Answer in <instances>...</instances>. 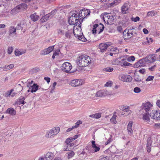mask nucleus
<instances>
[{"instance_id":"1","label":"nucleus","mask_w":160,"mask_h":160,"mask_svg":"<svg viewBox=\"0 0 160 160\" xmlns=\"http://www.w3.org/2000/svg\"><path fill=\"white\" fill-rule=\"evenodd\" d=\"M91 58L86 55L79 57L78 60V65L80 67H83L88 65L91 63Z\"/></svg>"},{"instance_id":"2","label":"nucleus","mask_w":160,"mask_h":160,"mask_svg":"<svg viewBox=\"0 0 160 160\" xmlns=\"http://www.w3.org/2000/svg\"><path fill=\"white\" fill-rule=\"evenodd\" d=\"M76 13H71L70 14L71 16L68 20V22L70 25H74L78 24V22H79V14L77 12Z\"/></svg>"},{"instance_id":"3","label":"nucleus","mask_w":160,"mask_h":160,"mask_svg":"<svg viewBox=\"0 0 160 160\" xmlns=\"http://www.w3.org/2000/svg\"><path fill=\"white\" fill-rule=\"evenodd\" d=\"M103 18L105 22L108 25H112L114 22V16L109 13H104L103 15Z\"/></svg>"},{"instance_id":"4","label":"nucleus","mask_w":160,"mask_h":160,"mask_svg":"<svg viewBox=\"0 0 160 160\" xmlns=\"http://www.w3.org/2000/svg\"><path fill=\"white\" fill-rule=\"evenodd\" d=\"M104 28V26L101 23L99 24H95L93 26L92 33L99 34L103 31Z\"/></svg>"},{"instance_id":"5","label":"nucleus","mask_w":160,"mask_h":160,"mask_svg":"<svg viewBox=\"0 0 160 160\" xmlns=\"http://www.w3.org/2000/svg\"><path fill=\"white\" fill-rule=\"evenodd\" d=\"M142 110L148 112L153 109V105L149 102L143 103L142 105Z\"/></svg>"},{"instance_id":"6","label":"nucleus","mask_w":160,"mask_h":160,"mask_svg":"<svg viewBox=\"0 0 160 160\" xmlns=\"http://www.w3.org/2000/svg\"><path fill=\"white\" fill-rule=\"evenodd\" d=\"M80 24L79 23H78L73 27L72 32L75 36H78V35H80V34H82L81 32L82 29Z\"/></svg>"},{"instance_id":"7","label":"nucleus","mask_w":160,"mask_h":160,"mask_svg":"<svg viewBox=\"0 0 160 160\" xmlns=\"http://www.w3.org/2000/svg\"><path fill=\"white\" fill-rule=\"evenodd\" d=\"M27 8V5L25 3H22L20 4L17 6L15 8H14L12 11V12H15V13H17L20 12V10H24Z\"/></svg>"},{"instance_id":"8","label":"nucleus","mask_w":160,"mask_h":160,"mask_svg":"<svg viewBox=\"0 0 160 160\" xmlns=\"http://www.w3.org/2000/svg\"><path fill=\"white\" fill-rule=\"evenodd\" d=\"M72 68L71 64L68 62L64 63L62 66V70L64 72H69Z\"/></svg>"},{"instance_id":"9","label":"nucleus","mask_w":160,"mask_h":160,"mask_svg":"<svg viewBox=\"0 0 160 160\" xmlns=\"http://www.w3.org/2000/svg\"><path fill=\"white\" fill-rule=\"evenodd\" d=\"M133 31L132 29L131 28L128 30L126 29L123 32V37L125 40L127 39L130 38L133 36Z\"/></svg>"},{"instance_id":"10","label":"nucleus","mask_w":160,"mask_h":160,"mask_svg":"<svg viewBox=\"0 0 160 160\" xmlns=\"http://www.w3.org/2000/svg\"><path fill=\"white\" fill-rule=\"evenodd\" d=\"M130 8V5L129 2H126L121 7V12L123 14L128 13L129 12V9Z\"/></svg>"},{"instance_id":"11","label":"nucleus","mask_w":160,"mask_h":160,"mask_svg":"<svg viewBox=\"0 0 160 160\" xmlns=\"http://www.w3.org/2000/svg\"><path fill=\"white\" fill-rule=\"evenodd\" d=\"M110 92L107 90L99 91L97 92L96 93V96L97 97H101L111 95Z\"/></svg>"},{"instance_id":"12","label":"nucleus","mask_w":160,"mask_h":160,"mask_svg":"<svg viewBox=\"0 0 160 160\" xmlns=\"http://www.w3.org/2000/svg\"><path fill=\"white\" fill-rule=\"evenodd\" d=\"M146 62H153L156 60V55L155 54H152L148 55L144 58Z\"/></svg>"},{"instance_id":"13","label":"nucleus","mask_w":160,"mask_h":160,"mask_svg":"<svg viewBox=\"0 0 160 160\" xmlns=\"http://www.w3.org/2000/svg\"><path fill=\"white\" fill-rule=\"evenodd\" d=\"M110 45L111 44L108 42L102 43L99 44V48L100 51L103 52L106 50L108 46Z\"/></svg>"},{"instance_id":"14","label":"nucleus","mask_w":160,"mask_h":160,"mask_svg":"<svg viewBox=\"0 0 160 160\" xmlns=\"http://www.w3.org/2000/svg\"><path fill=\"white\" fill-rule=\"evenodd\" d=\"M152 112L151 113L150 116L153 119L160 120V111H152Z\"/></svg>"},{"instance_id":"15","label":"nucleus","mask_w":160,"mask_h":160,"mask_svg":"<svg viewBox=\"0 0 160 160\" xmlns=\"http://www.w3.org/2000/svg\"><path fill=\"white\" fill-rule=\"evenodd\" d=\"M142 119L144 122L149 124H152L153 123V121L150 119L148 115L147 114L142 115Z\"/></svg>"},{"instance_id":"16","label":"nucleus","mask_w":160,"mask_h":160,"mask_svg":"<svg viewBox=\"0 0 160 160\" xmlns=\"http://www.w3.org/2000/svg\"><path fill=\"white\" fill-rule=\"evenodd\" d=\"M83 81L82 80L77 79L73 80L71 82L72 86L73 87H77L82 85Z\"/></svg>"},{"instance_id":"17","label":"nucleus","mask_w":160,"mask_h":160,"mask_svg":"<svg viewBox=\"0 0 160 160\" xmlns=\"http://www.w3.org/2000/svg\"><path fill=\"white\" fill-rule=\"evenodd\" d=\"M54 49V46L48 47V48L44 49L41 51V55H46L50 53Z\"/></svg>"},{"instance_id":"18","label":"nucleus","mask_w":160,"mask_h":160,"mask_svg":"<svg viewBox=\"0 0 160 160\" xmlns=\"http://www.w3.org/2000/svg\"><path fill=\"white\" fill-rule=\"evenodd\" d=\"M72 34V29H70L68 26L67 28L66 31L64 32V35H65L66 38L70 39Z\"/></svg>"},{"instance_id":"19","label":"nucleus","mask_w":160,"mask_h":160,"mask_svg":"<svg viewBox=\"0 0 160 160\" xmlns=\"http://www.w3.org/2000/svg\"><path fill=\"white\" fill-rule=\"evenodd\" d=\"M119 79L123 81L127 82H130L132 80V77L130 76H127L126 77L123 75H120L119 76Z\"/></svg>"},{"instance_id":"20","label":"nucleus","mask_w":160,"mask_h":160,"mask_svg":"<svg viewBox=\"0 0 160 160\" xmlns=\"http://www.w3.org/2000/svg\"><path fill=\"white\" fill-rule=\"evenodd\" d=\"M145 62H146L144 58L141 59L135 64L134 67L135 68H138L140 67L144 66Z\"/></svg>"},{"instance_id":"21","label":"nucleus","mask_w":160,"mask_h":160,"mask_svg":"<svg viewBox=\"0 0 160 160\" xmlns=\"http://www.w3.org/2000/svg\"><path fill=\"white\" fill-rule=\"evenodd\" d=\"M68 26L67 25L62 27L61 28L57 29V32L58 34L61 35H64V32L67 28Z\"/></svg>"},{"instance_id":"22","label":"nucleus","mask_w":160,"mask_h":160,"mask_svg":"<svg viewBox=\"0 0 160 160\" xmlns=\"http://www.w3.org/2000/svg\"><path fill=\"white\" fill-rule=\"evenodd\" d=\"M45 157L46 160H52L54 157V155L53 153L48 152L45 155Z\"/></svg>"},{"instance_id":"23","label":"nucleus","mask_w":160,"mask_h":160,"mask_svg":"<svg viewBox=\"0 0 160 160\" xmlns=\"http://www.w3.org/2000/svg\"><path fill=\"white\" fill-rule=\"evenodd\" d=\"M52 132V134L54 137L57 135L60 132V128L58 127H55L50 129Z\"/></svg>"},{"instance_id":"24","label":"nucleus","mask_w":160,"mask_h":160,"mask_svg":"<svg viewBox=\"0 0 160 160\" xmlns=\"http://www.w3.org/2000/svg\"><path fill=\"white\" fill-rule=\"evenodd\" d=\"M151 138L149 137L148 138L147 144V151L148 152H150L151 151Z\"/></svg>"},{"instance_id":"25","label":"nucleus","mask_w":160,"mask_h":160,"mask_svg":"<svg viewBox=\"0 0 160 160\" xmlns=\"http://www.w3.org/2000/svg\"><path fill=\"white\" fill-rule=\"evenodd\" d=\"M132 122L130 121L127 126V130L128 134L131 135L133 133V131L132 128Z\"/></svg>"},{"instance_id":"26","label":"nucleus","mask_w":160,"mask_h":160,"mask_svg":"<svg viewBox=\"0 0 160 160\" xmlns=\"http://www.w3.org/2000/svg\"><path fill=\"white\" fill-rule=\"evenodd\" d=\"M84 12L83 10H82L80 11V13L79 14V23L80 24L82 22L83 19L86 17V16H85V14H84Z\"/></svg>"},{"instance_id":"27","label":"nucleus","mask_w":160,"mask_h":160,"mask_svg":"<svg viewBox=\"0 0 160 160\" xmlns=\"http://www.w3.org/2000/svg\"><path fill=\"white\" fill-rule=\"evenodd\" d=\"M128 108L129 106H126L125 107H123L121 109V110L123 111L121 114L122 115H124V114H125V112H128V114L131 113V111L129 109H127Z\"/></svg>"},{"instance_id":"28","label":"nucleus","mask_w":160,"mask_h":160,"mask_svg":"<svg viewBox=\"0 0 160 160\" xmlns=\"http://www.w3.org/2000/svg\"><path fill=\"white\" fill-rule=\"evenodd\" d=\"M7 113L12 116H14L16 114V111L11 108H8L6 111Z\"/></svg>"},{"instance_id":"29","label":"nucleus","mask_w":160,"mask_h":160,"mask_svg":"<svg viewBox=\"0 0 160 160\" xmlns=\"http://www.w3.org/2000/svg\"><path fill=\"white\" fill-rule=\"evenodd\" d=\"M39 86L37 84L34 83L32 86L30 87V89H31V92L33 93L35 92L38 89Z\"/></svg>"},{"instance_id":"30","label":"nucleus","mask_w":160,"mask_h":160,"mask_svg":"<svg viewBox=\"0 0 160 160\" xmlns=\"http://www.w3.org/2000/svg\"><path fill=\"white\" fill-rule=\"evenodd\" d=\"M39 16L36 14V13L31 14L30 16L31 19L34 22L37 21L39 18Z\"/></svg>"},{"instance_id":"31","label":"nucleus","mask_w":160,"mask_h":160,"mask_svg":"<svg viewBox=\"0 0 160 160\" xmlns=\"http://www.w3.org/2000/svg\"><path fill=\"white\" fill-rule=\"evenodd\" d=\"M134 78L136 82H141L143 79L142 77L138 74L137 73H134Z\"/></svg>"},{"instance_id":"32","label":"nucleus","mask_w":160,"mask_h":160,"mask_svg":"<svg viewBox=\"0 0 160 160\" xmlns=\"http://www.w3.org/2000/svg\"><path fill=\"white\" fill-rule=\"evenodd\" d=\"M78 138V136L77 135H75L73 137L69 138H67L66 140V143L68 144L72 141Z\"/></svg>"},{"instance_id":"33","label":"nucleus","mask_w":160,"mask_h":160,"mask_svg":"<svg viewBox=\"0 0 160 160\" xmlns=\"http://www.w3.org/2000/svg\"><path fill=\"white\" fill-rule=\"evenodd\" d=\"M49 14H47L46 15L42 16L40 19V21L42 22H44L48 20L49 17Z\"/></svg>"},{"instance_id":"34","label":"nucleus","mask_w":160,"mask_h":160,"mask_svg":"<svg viewBox=\"0 0 160 160\" xmlns=\"http://www.w3.org/2000/svg\"><path fill=\"white\" fill-rule=\"evenodd\" d=\"M51 132L50 130L46 132L45 136L46 138L48 139L54 137L53 134H52V132Z\"/></svg>"},{"instance_id":"35","label":"nucleus","mask_w":160,"mask_h":160,"mask_svg":"<svg viewBox=\"0 0 160 160\" xmlns=\"http://www.w3.org/2000/svg\"><path fill=\"white\" fill-rule=\"evenodd\" d=\"M16 28L14 27L11 26L10 27L9 31V35H11V34H14L16 35Z\"/></svg>"},{"instance_id":"36","label":"nucleus","mask_w":160,"mask_h":160,"mask_svg":"<svg viewBox=\"0 0 160 160\" xmlns=\"http://www.w3.org/2000/svg\"><path fill=\"white\" fill-rule=\"evenodd\" d=\"M121 2V0H114L112 2L109 4V6L111 7H113L119 4Z\"/></svg>"},{"instance_id":"37","label":"nucleus","mask_w":160,"mask_h":160,"mask_svg":"<svg viewBox=\"0 0 160 160\" xmlns=\"http://www.w3.org/2000/svg\"><path fill=\"white\" fill-rule=\"evenodd\" d=\"M101 113H98L90 115L89 116V117L90 118H99L101 117Z\"/></svg>"},{"instance_id":"38","label":"nucleus","mask_w":160,"mask_h":160,"mask_svg":"<svg viewBox=\"0 0 160 160\" xmlns=\"http://www.w3.org/2000/svg\"><path fill=\"white\" fill-rule=\"evenodd\" d=\"M93 149L91 151H90L92 153H94L96 152L99 151L100 148L98 147H97L96 145L92 146Z\"/></svg>"},{"instance_id":"39","label":"nucleus","mask_w":160,"mask_h":160,"mask_svg":"<svg viewBox=\"0 0 160 160\" xmlns=\"http://www.w3.org/2000/svg\"><path fill=\"white\" fill-rule=\"evenodd\" d=\"M146 39L147 40V42H142V44L143 45H146L147 44V43H148V44H150L152 42L153 40L151 38H149L148 37H147L146 38Z\"/></svg>"},{"instance_id":"40","label":"nucleus","mask_w":160,"mask_h":160,"mask_svg":"<svg viewBox=\"0 0 160 160\" xmlns=\"http://www.w3.org/2000/svg\"><path fill=\"white\" fill-rule=\"evenodd\" d=\"M67 154L68 155V159L72 158L75 155L74 152L72 151L68 152Z\"/></svg>"},{"instance_id":"41","label":"nucleus","mask_w":160,"mask_h":160,"mask_svg":"<svg viewBox=\"0 0 160 160\" xmlns=\"http://www.w3.org/2000/svg\"><path fill=\"white\" fill-rule=\"evenodd\" d=\"M82 34H80V35H78V36H75V37H77L81 41L85 42L86 41V39L83 35H82Z\"/></svg>"},{"instance_id":"42","label":"nucleus","mask_w":160,"mask_h":160,"mask_svg":"<svg viewBox=\"0 0 160 160\" xmlns=\"http://www.w3.org/2000/svg\"><path fill=\"white\" fill-rule=\"evenodd\" d=\"M14 67V65L13 64H11L5 66L3 68V69L4 70H8L13 68Z\"/></svg>"},{"instance_id":"43","label":"nucleus","mask_w":160,"mask_h":160,"mask_svg":"<svg viewBox=\"0 0 160 160\" xmlns=\"http://www.w3.org/2000/svg\"><path fill=\"white\" fill-rule=\"evenodd\" d=\"M117 117V115L113 114L112 118L110 119V121L111 122H113L114 124H116L117 123L116 118Z\"/></svg>"},{"instance_id":"44","label":"nucleus","mask_w":160,"mask_h":160,"mask_svg":"<svg viewBox=\"0 0 160 160\" xmlns=\"http://www.w3.org/2000/svg\"><path fill=\"white\" fill-rule=\"evenodd\" d=\"M120 62L122 63V64H120L122 66H128L130 65L131 64L129 62H127L125 61L124 60L122 59L121 60Z\"/></svg>"},{"instance_id":"45","label":"nucleus","mask_w":160,"mask_h":160,"mask_svg":"<svg viewBox=\"0 0 160 160\" xmlns=\"http://www.w3.org/2000/svg\"><path fill=\"white\" fill-rule=\"evenodd\" d=\"M60 50H57L56 51L53 53L52 58L53 59H54L56 56H58L59 55Z\"/></svg>"},{"instance_id":"46","label":"nucleus","mask_w":160,"mask_h":160,"mask_svg":"<svg viewBox=\"0 0 160 160\" xmlns=\"http://www.w3.org/2000/svg\"><path fill=\"white\" fill-rule=\"evenodd\" d=\"M120 23L124 27L127 26L128 24L127 21L125 20H122L120 21Z\"/></svg>"},{"instance_id":"47","label":"nucleus","mask_w":160,"mask_h":160,"mask_svg":"<svg viewBox=\"0 0 160 160\" xmlns=\"http://www.w3.org/2000/svg\"><path fill=\"white\" fill-rule=\"evenodd\" d=\"M113 70L112 68L107 67L103 69V71L106 72H112Z\"/></svg>"},{"instance_id":"48","label":"nucleus","mask_w":160,"mask_h":160,"mask_svg":"<svg viewBox=\"0 0 160 160\" xmlns=\"http://www.w3.org/2000/svg\"><path fill=\"white\" fill-rule=\"evenodd\" d=\"M82 10L84 12V14H85V16H86V17L90 14V12L89 10L85 9H82Z\"/></svg>"},{"instance_id":"49","label":"nucleus","mask_w":160,"mask_h":160,"mask_svg":"<svg viewBox=\"0 0 160 160\" xmlns=\"http://www.w3.org/2000/svg\"><path fill=\"white\" fill-rule=\"evenodd\" d=\"M24 53L25 52H21L18 50H16L15 51V53L16 56H19Z\"/></svg>"},{"instance_id":"50","label":"nucleus","mask_w":160,"mask_h":160,"mask_svg":"<svg viewBox=\"0 0 160 160\" xmlns=\"http://www.w3.org/2000/svg\"><path fill=\"white\" fill-rule=\"evenodd\" d=\"M135 60V57L133 56H132L127 59V60L128 62H130L131 61H134Z\"/></svg>"},{"instance_id":"51","label":"nucleus","mask_w":160,"mask_h":160,"mask_svg":"<svg viewBox=\"0 0 160 160\" xmlns=\"http://www.w3.org/2000/svg\"><path fill=\"white\" fill-rule=\"evenodd\" d=\"M155 15V13L154 11H151L148 12L147 15L148 17H152Z\"/></svg>"},{"instance_id":"52","label":"nucleus","mask_w":160,"mask_h":160,"mask_svg":"<svg viewBox=\"0 0 160 160\" xmlns=\"http://www.w3.org/2000/svg\"><path fill=\"white\" fill-rule=\"evenodd\" d=\"M112 141V137L111 135H110V137L108 140L105 142V145H107L109 144L110 142H111Z\"/></svg>"},{"instance_id":"53","label":"nucleus","mask_w":160,"mask_h":160,"mask_svg":"<svg viewBox=\"0 0 160 160\" xmlns=\"http://www.w3.org/2000/svg\"><path fill=\"white\" fill-rule=\"evenodd\" d=\"M56 11L55 10H53L50 13L48 14H49V17L51 18L55 14Z\"/></svg>"},{"instance_id":"54","label":"nucleus","mask_w":160,"mask_h":160,"mask_svg":"<svg viewBox=\"0 0 160 160\" xmlns=\"http://www.w3.org/2000/svg\"><path fill=\"white\" fill-rule=\"evenodd\" d=\"M82 122L80 121V120H78V121L75 123L76 125L73 126V128H78L79 125L82 124Z\"/></svg>"},{"instance_id":"55","label":"nucleus","mask_w":160,"mask_h":160,"mask_svg":"<svg viewBox=\"0 0 160 160\" xmlns=\"http://www.w3.org/2000/svg\"><path fill=\"white\" fill-rule=\"evenodd\" d=\"M141 89L139 88L138 87H135L134 89V92L136 93H138L140 92Z\"/></svg>"},{"instance_id":"56","label":"nucleus","mask_w":160,"mask_h":160,"mask_svg":"<svg viewBox=\"0 0 160 160\" xmlns=\"http://www.w3.org/2000/svg\"><path fill=\"white\" fill-rule=\"evenodd\" d=\"M131 19L132 21L135 22H137L139 21L140 20V18L138 17H136V18H132Z\"/></svg>"},{"instance_id":"57","label":"nucleus","mask_w":160,"mask_h":160,"mask_svg":"<svg viewBox=\"0 0 160 160\" xmlns=\"http://www.w3.org/2000/svg\"><path fill=\"white\" fill-rule=\"evenodd\" d=\"M13 48L12 47H9L8 48V54H11L13 51Z\"/></svg>"},{"instance_id":"58","label":"nucleus","mask_w":160,"mask_h":160,"mask_svg":"<svg viewBox=\"0 0 160 160\" xmlns=\"http://www.w3.org/2000/svg\"><path fill=\"white\" fill-rule=\"evenodd\" d=\"M154 78V76H149L147 78L146 81H149L151 80H152Z\"/></svg>"},{"instance_id":"59","label":"nucleus","mask_w":160,"mask_h":160,"mask_svg":"<svg viewBox=\"0 0 160 160\" xmlns=\"http://www.w3.org/2000/svg\"><path fill=\"white\" fill-rule=\"evenodd\" d=\"M109 158L107 156L103 157L101 156L100 157L99 160H109Z\"/></svg>"},{"instance_id":"60","label":"nucleus","mask_w":160,"mask_h":160,"mask_svg":"<svg viewBox=\"0 0 160 160\" xmlns=\"http://www.w3.org/2000/svg\"><path fill=\"white\" fill-rule=\"evenodd\" d=\"M117 30L120 32H122V28L121 26H119L118 27H117Z\"/></svg>"},{"instance_id":"61","label":"nucleus","mask_w":160,"mask_h":160,"mask_svg":"<svg viewBox=\"0 0 160 160\" xmlns=\"http://www.w3.org/2000/svg\"><path fill=\"white\" fill-rule=\"evenodd\" d=\"M17 29L20 30L22 29V25L21 24H18L17 26L16 27Z\"/></svg>"},{"instance_id":"62","label":"nucleus","mask_w":160,"mask_h":160,"mask_svg":"<svg viewBox=\"0 0 160 160\" xmlns=\"http://www.w3.org/2000/svg\"><path fill=\"white\" fill-rule=\"evenodd\" d=\"M44 79L48 83H49L50 81V78L48 77H45L44 78Z\"/></svg>"},{"instance_id":"63","label":"nucleus","mask_w":160,"mask_h":160,"mask_svg":"<svg viewBox=\"0 0 160 160\" xmlns=\"http://www.w3.org/2000/svg\"><path fill=\"white\" fill-rule=\"evenodd\" d=\"M146 71H145V70L143 68H142L141 69H140L139 70V72L141 74H144L145 72Z\"/></svg>"},{"instance_id":"64","label":"nucleus","mask_w":160,"mask_h":160,"mask_svg":"<svg viewBox=\"0 0 160 160\" xmlns=\"http://www.w3.org/2000/svg\"><path fill=\"white\" fill-rule=\"evenodd\" d=\"M154 126L156 128H160V123L155 124L154 125Z\"/></svg>"}]
</instances>
